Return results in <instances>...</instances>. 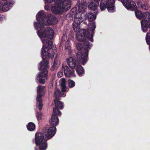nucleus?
Here are the masks:
<instances>
[{
  "label": "nucleus",
  "mask_w": 150,
  "mask_h": 150,
  "mask_svg": "<svg viewBox=\"0 0 150 150\" xmlns=\"http://www.w3.org/2000/svg\"><path fill=\"white\" fill-rule=\"evenodd\" d=\"M36 18L38 23H35L34 26L37 30V33L41 38L43 43L41 50V53L43 60L49 58L50 54L49 53V50L52 46V43L49 41L48 38L51 39L53 38L54 32L53 30L50 27L44 29V25H51L56 23L58 22L57 18L52 15L48 14L47 16L43 11H39L36 16Z\"/></svg>",
  "instance_id": "obj_1"
},
{
  "label": "nucleus",
  "mask_w": 150,
  "mask_h": 150,
  "mask_svg": "<svg viewBox=\"0 0 150 150\" xmlns=\"http://www.w3.org/2000/svg\"><path fill=\"white\" fill-rule=\"evenodd\" d=\"M87 8L86 3L84 2L81 3L78 6L79 12L76 13L74 17V23L73 24V28L75 30L79 28V25L81 22L86 18V13L84 12Z\"/></svg>",
  "instance_id": "obj_2"
},
{
  "label": "nucleus",
  "mask_w": 150,
  "mask_h": 150,
  "mask_svg": "<svg viewBox=\"0 0 150 150\" xmlns=\"http://www.w3.org/2000/svg\"><path fill=\"white\" fill-rule=\"evenodd\" d=\"M71 5V2L70 0H65L52 6L51 10L55 14H60L63 11H66L69 10L70 8Z\"/></svg>",
  "instance_id": "obj_3"
},
{
  "label": "nucleus",
  "mask_w": 150,
  "mask_h": 150,
  "mask_svg": "<svg viewBox=\"0 0 150 150\" xmlns=\"http://www.w3.org/2000/svg\"><path fill=\"white\" fill-rule=\"evenodd\" d=\"M92 25L93 26V28L92 29L91 28L92 32H91L90 34L88 32H86V30L85 29H82L79 30V29H77L76 30L73 28L75 32H77L76 33V37L78 41H82L84 40L85 37H86L90 41L92 42H93V31L96 28V25L94 23H93Z\"/></svg>",
  "instance_id": "obj_4"
},
{
  "label": "nucleus",
  "mask_w": 150,
  "mask_h": 150,
  "mask_svg": "<svg viewBox=\"0 0 150 150\" xmlns=\"http://www.w3.org/2000/svg\"><path fill=\"white\" fill-rule=\"evenodd\" d=\"M48 62L47 60L41 62L39 66V69L41 71L38 74L36 79V81L39 82L40 83L44 84L45 79H43L45 77L47 74V71L46 69L48 67Z\"/></svg>",
  "instance_id": "obj_5"
},
{
  "label": "nucleus",
  "mask_w": 150,
  "mask_h": 150,
  "mask_svg": "<svg viewBox=\"0 0 150 150\" xmlns=\"http://www.w3.org/2000/svg\"><path fill=\"white\" fill-rule=\"evenodd\" d=\"M115 0H101L100 8L101 11H103L107 8L108 11L112 12L115 10L114 4Z\"/></svg>",
  "instance_id": "obj_6"
},
{
  "label": "nucleus",
  "mask_w": 150,
  "mask_h": 150,
  "mask_svg": "<svg viewBox=\"0 0 150 150\" xmlns=\"http://www.w3.org/2000/svg\"><path fill=\"white\" fill-rule=\"evenodd\" d=\"M45 135L41 132L36 133L35 135V142L37 145L39 146L40 150H45L47 147V144L43 141Z\"/></svg>",
  "instance_id": "obj_7"
},
{
  "label": "nucleus",
  "mask_w": 150,
  "mask_h": 150,
  "mask_svg": "<svg viewBox=\"0 0 150 150\" xmlns=\"http://www.w3.org/2000/svg\"><path fill=\"white\" fill-rule=\"evenodd\" d=\"M37 95L36 100L37 101V107L39 108L40 110H41L42 108V103L41 97L44 92V87L42 86H38L37 87Z\"/></svg>",
  "instance_id": "obj_8"
},
{
  "label": "nucleus",
  "mask_w": 150,
  "mask_h": 150,
  "mask_svg": "<svg viewBox=\"0 0 150 150\" xmlns=\"http://www.w3.org/2000/svg\"><path fill=\"white\" fill-rule=\"evenodd\" d=\"M53 113L52 114L51 119L50 121V123L51 125H57L59 123V119L57 115L61 114V112L55 108L53 109Z\"/></svg>",
  "instance_id": "obj_9"
},
{
  "label": "nucleus",
  "mask_w": 150,
  "mask_h": 150,
  "mask_svg": "<svg viewBox=\"0 0 150 150\" xmlns=\"http://www.w3.org/2000/svg\"><path fill=\"white\" fill-rule=\"evenodd\" d=\"M56 128L54 127H50L44 132V140L47 141L53 137L56 133Z\"/></svg>",
  "instance_id": "obj_10"
},
{
  "label": "nucleus",
  "mask_w": 150,
  "mask_h": 150,
  "mask_svg": "<svg viewBox=\"0 0 150 150\" xmlns=\"http://www.w3.org/2000/svg\"><path fill=\"white\" fill-rule=\"evenodd\" d=\"M88 51L84 52L83 54L80 52L77 53L76 57L78 61L82 64H84L87 62V58L88 56Z\"/></svg>",
  "instance_id": "obj_11"
},
{
  "label": "nucleus",
  "mask_w": 150,
  "mask_h": 150,
  "mask_svg": "<svg viewBox=\"0 0 150 150\" xmlns=\"http://www.w3.org/2000/svg\"><path fill=\"white\" fill-rule=\"evenodd\" d=\"M62 69L64 71V74L66 77H69L71 76H74V71L71 70L68 66L62 65Z\"/></svg>",
  "instance_id": "obj_12"
},
{
  "label": "nucleus",
  "mask_w": 150,
  "mask_h": 150,
  "mask_svg": "<svg viewBox=\"0 0 150 150\" xmlns=\"http://www.w3.org/2000/svg\"><path fill=\"white\" fill-rule=\"evenodd\" d=\"M121 1L125 7L127 9H129L130 8H136V4L133 1L127 0L126 2L123 0H121Z\"/></svg>",
  "instance_id": "obj_13"
},
{
  "label": "nucleus",
  "mask_w": 150,
  "mask_h": 150,
  "mask_svg": "<svg viewBox=\"0 0 150 150\" xmlns=\"http://www.w3.org/2000/svg\"><path fill=\"white\" fill-rule=\"evenodd\" d=\"M67 61L68 64L71 69H74L77 65L79 64L77 63L76 61L73 57H69L67 59Z\"/></svg>",
  "instance_id": "obj_14"
},
{
  "label": "nucleus",
  "mask_w": 150,
  "mask_h": 150,
  "mask_svg": "<svg viewBox=\"0 0 150 150\" xmlns=\"http://www.w3.org/2000/svg\"><path fill=\"white\" fill-rule=\"evenodd\" d=\"M141 21H143V23H149L150 21V14L148 12L143 13V16Z\"/></svg>",
  "instance_id": "obj_15"
},
{
  "label": "nucleus",
  "mask_w": 150,
  "mask_h": 150,
  "mask_svg": "<svg viewBox=\"0 0 150 150\" xmlns=\"http://www.w3.org/2000/svg\"><path fill=\"white\" fill-rule=\"evenodd\" d=\"M97 12L92 11L88 13L87 14L88 20L89 21L95 20L96 18V15L97 14Z\"/></svg>",
  "instance_id": "obj_16"
},
{
  "label": "nucleus",
  "mask_w": 150,
  "mask_h": 150,
  "mask_svg": "<svg viewBox=\"0 0 150 150\" xmlns=\"http://www.w3.org/2000/svg\"><path fill=\"white\" fill-rule=\"evenodd\" d=\"M99 2L98 1H96L95 3H89L88 7V8L93 11L97 12V7L98 6Z\"/></svg>",
  "instance_id": "obj_17"
},
{
  "label": "nucleus",
  "mask_w": 150,
  "mask_h": 150,
  "mask_svg": "<svg viewBox=\"0 0 150 150\" xmlns=\"http://www.w3.org/2000/svg\"><path fill=\"white\" fill-rule=\"evenodd\" d=\"M76 70L79 76H82L84 74V71L83 67L80 64L77 65Z\"/></svg>",
  "instance_id": "obj_18"
},
{
  "label": "nucleus",
  "mask_w": 150,
  "mask_h": 150,
  "mask_svg": "<svg viewBox=\"0 0 150 150\" xmlns=\"http://www.w3.org/2000/svg\"><path fill=\"white\" fill-rule=\"evenodd\" d=\"M66 81L65 79L62 78L60 81V84L62 87V91L65 92L67 91V88L66 85Z\"/></svg>",
  "instance_id": "obj_19"
},
{
  "label": "nucleus",
  "mask_w": 150,
  "mask_h": 150,
  "mask_svg": "<svg viewBox=\"0 0 150 150\" xmlns=\"http://www.w3.org/2000/svg\"><path fill=\"white\" fill-rule=\"evenodd\" d=\"M60 64V61L58 58L56 57L54 62L52 66V68L54 69H57Z\"/></svg>",
  "instance_id": "obj_20"
},
{
  "label": "nucleus",
  "mask_w": 150,
  "mask_h": 150,
  "mask_svg": "<svg viewBox=\"0 0 150 150\" xmlns=\"http://www.w3.org/2000/svg\"><path fill=\"white\" fill-rule=\"evenodd\" d=\"M54 101L55 103V106L57 108L56 109L57 110V108L61 109L63 107V105L61 102L59 100V99H57V100L54 99Z\"/></svg>",
  "instance_id": "obj_21"
},
{
  "label": "nucleus",
  "mask_w": 150,
  "mask_h": 150,
  "mask_svg": "<svg viewBox=\"0 0 150 150\" xmlns=\"http://www.w3.org/2000/svg\"><path fill=\"white\" fill-rule=\"evenodd\" d=\"M70 41L67 40L65 44V49L68 51V53L71 54V47L70 46Z\"/></svg>",
  "instance_id": "obj_22"
},
{
  "label": "nucleus",
  "mask_w": 150,
  "mask_h": 150,
  "mask_svg": "<svg viewBox=\"0 0 150 150\" xmlns=\"http://www.w3.org/2000/svg\"><path fill=\"white\" fill-rule=\"evenodd\" d=\"M84 46L85 49L84 52H86V51L87 50L88 52V49L91 47V45L89 43L88 41L85 40L84 42Z\"/></svg>",
  "instance_id": "obj_23"
},
{
  "label": "nucleus",
  "mask_w": 150,
  "mask_h": 150,
  "mask_svg": "<svg viewBox=\"0 0 150 150\" xmlns=\"http://www.w3.org/2000/svg\"><path fill=\"white\" fill-rule=\"evenodd\" d=\"M27 128L28 129L29 131H33L35 129V125L34 123L32 122H30L28 124L27 126Z\"/></svg>",
  "instance_id": "obj_24"
},
{
  "label": "nucleus",
  "mask_w": 150,
  "mask_h": 150,
  "mask_svg": "<svg viewBox=\"0 0 150 150\" xmlns=\"http://www.w3.org/2000/svg\"><path fill=\"white\" fill-rule=\"evenodd\" d=\"M141 24L142 31L144 32H146L147 28V25H149V23H143V21H141ZM148 26L149 27V26Z\"/></svg>",
  "instance_id": "obj_25"
},
{
  "label": "nucleus",
  "mask_w": 150,
  "mask_h": 150,
  "mask_svg": "<svg viewBox=\"0 0 150 150\" xmlns=\"http://www.w3.org/2000/svg\"><path fill=\"white\" fill-rule=\"evenodd\" d=\"M135 12L136 17L140 19H142L143 16V13H142L141 11L138 10L136 11Z\"/></svg>",
  "instance_id": "obj_26"
},
{
  "label": "nucleus",
  "mask_w": 150,
  "mask_h": 150,
  "mask_svg": "<svg viewBox=\"0 0 150 150\" xmlns=\"http://www.w3.org/2000/svg\"><path fill=\"white\" fill-rule=\"evenodd\" d=\"M54 95L55 98L54 99L57 100V99H59L60 96V90L59 89H56L55 90Z\"/></svg>",
  "instance_id": "obj_27"
},
{
  "label": "nucleus",
  "mask_w": 150,
  "mask_h": 150,
  "mask_svg": "<svg viewBox=\"0 0 150 150\" xmlns=\"http://www.w3.org/2000/svg\"><path fill=\"white\" fill-rule=\"evenodd\" d=\"M69 86L70 88H72L75 85V83L74 81L71 80H69L68 81Z\"/></svg>",
  "instance_id": "obj_28"
},
{
  "label": "nucleus",
  "mask_w": 150,
  "mask_h": 150,
  "mask_svg": "<svg viewBox=\"0 0 150 150\" xmlns=\"http://www.w3.org/2000/svg\"><path fill=\"white\" fill-rule=\"evenodd\" d=\"M76 47L77 50H81L83 49V45L82 43L79 42L77 44Z\"/></svg>",
  "instance_id": "obj_29"
},
{
  "label": "nucleus",
  "mask_w": 150,
  "mask_h": 150,
  "mask_svg": "<svg viewBox=\"0 0 150 150\" xmlns=\"http://www.w3.org/2000/svg\"><path fill=\"white\" fill-rule=\"evenodd\" d=\"M36 116L37 119L38 120H40L42 118V114L41 112H38Z\"/></svg>",
  "instance_id": "obj_30"
},
{
  "label": "nucleus",
  "mask_w": 150,
  "mask_h": 150,
  "mask_svg": "<svg viewBox=\"0 0 150 150\" xmlns=\"http://www.w3.org/2000/svg\"><path fill=\"white\" fill-rule=\"evenodd\" d=\"M93 23H95V22H93L92 23H90V24H88V25H89V29H88L87 31H86V32H88V33H89L90 34H91V32H92V30H91V29L93 28V26L92 25V24ZM95 24L96 25V24ZM95 25L96 26V25Z\"/></svg>",
  "instance_id": "obj_31"
},
{
  "label": "nucleus",
  "mask_w": 150,
  "mask_h": 150,
  "mask_svg": "<svg viewBox=\"0 0 150 150\" xmlns=\"http://www.w3.org/2000/svg\"><path fill=\"white\" fill-rule=\"evenodd\" d=\"M140 7H141L143 9L145 10H147L148 9V6L146 4H142V5Z\"/></svg>",
  "instance_id": "obj_32"
},
{
  "label": "nucleus",
  "mask_w": 150,
  "mask_h": 150,
  "mask_svg": "<svg viewBox=\"0 0 150 150\" xmlns=\"http://www.w3.org/2000/svg\"><path fill=\"white\" fill-rule=\"evenodd\" d=\"M63 74V72H62L59 71L57 74V76L59 77H61Z\"/></svg>",
  "instance_id": "obj_33"
},
{
  "label": "nucleus",
  "mask_w": 150,
  "mask_h": 150,
  "mask_svg": "<svg viewBox=\"0 0 150 150\" xmlns=\"http://www.w3.org/2000/svg\"><path fill=\"white\" fill-rule=\"evenodd\" d=\"M137 4L139 7H140L143 4L142 3L141 1L139 0L137 1Z\"/></svg>",
  "instance_id": "obj_34"
},
{
  "label": "nucleus",
  "mask_w": 150,
  "mask_h": 150,
  "mask_svg": "<svg viewBox=\"0 0 150 150\" xmlns=\"http://www.w3.org/2000/svg\"><path fill=\"white\" fill-rule=\"evenodd\" d=\"M57 52V50H56V48H54V49H53V51H52V54L53 55H54L55 53H56Z\"/></svg>",
  "instance_id": "obj_35"
},
{
  "label": "nucleus",
  "mask_w": 150,
  "mask_h": 150,
  "mask_svg": "<svg viewBox=\"0 0 150 150\" xmlns=\"http://www.w3.org/2000/svg\"><path fill=\"white\" fill-rule=\"evenodd\" d=\"M60 97H61V96L65 97L66 96L65 94L64 95V93H63L61 92L60 91Z\"/></svg>",
  "instance_id": "obj_36"
},
{
  "label": "nucleus",
  "mask_w": 150,
  "mask_h": 150,
  "mask_svg": "<svg viewBox=\"0 0 150 150\" xmlns=\"http://www.w3.org/2000/svg\"><path fill=\"white\" fill-rule=\"evenodd\" d=\"M4 16L2 15H0V21L3 20L4 18Z\"/></svg>",
  "instance_id": "obj_37"
},
{
  "label": "nucleus",
  "mask_w": 150,
  "mask_h": 150,
  "mask_svg": "<svg viewBox=\"0 0 150 150\" xmlns=\"http://www.w3.org/2000/svg\"><path fill=\"white\" fill-rule=\"evenodd\" d=\"M53 0H45V3H50Z\"/></svg>",
  "instance_id": "obj_38"
},
{
  "label": "nucleus",
  "mask_w": 150,
  "mask_h": 150,
  "mask_svg": "<svg viewBox=\"0 0 150 150\" xmlns=\"http://www.w3.org/2000/svg\"><path fill=\"white\" fill-rule=\"evenodd\" d=\"M66 37L65 35H63L62 38V41H64L65 40V38H66Z\"/></svg>",
  "instance_id": "obj_39"
},
{
  "label": "nucleus",
  "mask_w": 150,
  "mask_h": 150,
  "mask_svg": "<svg viewBox=\"0 0 150 150\" xmlns=\"http://www.w3.org/2000/svg\"><path fill=\"white\" fill-rule=\"evenodd\" d=\"M45 9L46 10H48L49 9L48 6H45Z\"/></svg>",
  "instance_id": "obj_40"
},
{
  "label": "nucleus",
  "mask_w": 150,
  "mask_h": 150,
  "mask_svg": "<svg viewBox=\"0 0 150 150\" xmlns=\"http://www.w3.org/2000/svg\"><path fill=\"white\" fill-rule=\"evenodd\" d=\"M96 1H98L99 2V1H100V0H95Z\"/></svg>",
  "instance_id": "obj_41"
},
{
  "label": "nucleus",
  "mask_w": 150,
  "mask_h": 150,
  "mask_svg": "<svg viewBox=\"0 0 150 150\" xmlns=\"http://www.w3.org/2000/svg\"><path fill=\"white\" fill-rule=\"evenodd\" d=\"M149 26L150 29V22L149 23Z\"/></svg>",
  "instance_id": "obj_42"
},
{
  "label": "nucleus",
  "mask_w": 150,
  "mask_h": 150,
  "mask_svg": "<svg viewBox=\"0 0 150 150\" xmlns=\"http://www.w3.org/2000/svg\"><path fill=\"white\" fill-rule=\"evenodd\" d=\"M35 150H37V149L36 148H35Z\"/></svg>",
  "instance_id": "obj_43"
}]
</instances>
